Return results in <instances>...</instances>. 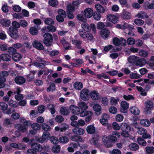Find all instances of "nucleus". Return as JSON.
Segmentation results:
<instances>
[{"label": "nucleus", "instance_id": "obj_8", "mask_svg": "<svg viewBox=\"0 0 154 154\" xmlns=\"http://www.w3.org/2000/svg\"><path fill=\"white\" fill-rule=\"evenodd\" d=\"M120 128L123 133H122V135L125 133V134H128V133L131 131L130 126L127 123L125 122L121 123L120 125Z\"/></svg>", "mask_w": 154, "mask_h": 154}, {"label": "nucleus", "instance_id": "obj_18", "mask_svg": "<svg viewBox=\"0 0 154 154\" xmlns=\"http://www.w3.org/2000/svg\"><path fill=\"white\" fill-rule=\"evenodd\" d=\"M46 30L48 32H54L56 31V29L55 27L53 25H48L46 27H45L42 29V31L43 32H44Z\"/></svg>", "mask_w": 154, "mask_h": 154}, {"label": "nucleus", "instance_id": "obj_50", "mask_svg": "<svg viewBox=\"0 0 154 154\" xmlns=\"http://www.w3.org/2000/svg\"><path fill=\"white\" fill-rule=\"evenodd\" d=\"M42 129L45 131V132H48L51 130L50 126L45 123L42 124Z\"/></svg>", "mask_w": 154, "mask_h": 154}, {"label": "nucleus", "instance_id": "obj_7", "mask_svg": "<svg viewBox=\"0 0 154 154\" xmlns=\"http://www.w3.org/2000/svg\"><path fill=\"white\" fill-rule=\"evenodd\" d=\"M7 32L10 37L13 39H16L19 37L18 34V30H17L16 29L9 27Z\"/></svg>", "mask_w": 154, "mask_h": 154}, {"label": "nucleus", "instance_id": "obj_5", "mask_svg": "<svg viewBox=\"0 0 154 154\" xmlns=\"http://www.w3.org/2000/svg\"><path fill=\"white\" fill-rule=\"evenodd\" d=\"M8 105L6 103L4 102H0V109L4 113L10 114L14 112V109L12 110L11 108L8 109Z\"/></svg>", "mask_w": 154, "mask_h": 154}, {"label": "nucleus", "instance_id": "obj_2", "mask_svg": "<svg viewBox=\"0 0 154 154\" xmlns=\"http://www.w3.org/2000/svg\"><path fill=\"white\" fill-rule=\"evenodd\" d=\"M79 108L80 109V116L82 117L86 116L91 113L90 111H88L87 109L88 108V106L85 102H82L78 104Z\"/></svg>", "mask_w": 154, "mask_h": 154}, {"label": "nucleus", "instance_id": "obj_10", "mask_svg": "<svg viewBox=\"0 0 154 154\" xmlns=\"http://www.w3.org/2000/svg\"><path fill=\"white\" fill-rule=\"evenodd\" d=\"M100 138L101 137L98 134H94L93 135L92 138L90 140V144L96 146L97 144L98 141Z\"/></svg>", "mask_w": 154, "mask_h": 154}, {"label": "nucleus", "instance_id": "obj_43", "mask_svg": "<svg viewBox=\"0 0 154 154\" xmlns=\"http://www.w3.org/2000/svg\"><path fill=\"white\" fill-rule=\"evenodd\" d=\"M45 24L48 25H53L54 23V20L51 18H46L44 21Z\"/></svg>", "mask_w": 154, "mask_h": 154}, {"label": "nucleus", "instance_id": "obj_64", "mask_svg": "<svg viewBox=\"0 0 154 154\" xmlns=\"http://www.w3.org/2000/svg\"><path fill=\"white\" fill-rule=\"evenodd\" d=\"M43 137L45 138V140L47 141L50 138V133L48 132H43L42 136Z\"/></svg>", "mask_w": 154, "mask_h": 154}, {"label": "nucleus", "instance_id": "obj_17", "mask_svg": "<svg viewBox=\"0 0 154 154\" xmlns=\"http://www.w3.org/2000/svg\"><path fill=\"white\" fill-rule=\"evenodd\" d=\"M32 45L35 48L38 50L41 51L43 50L44 46L42 44L37 40L34 41Z\"/></svg>", "mask_w": 154, "mask_h": 154}, {"label": "nucleus", "instance_id": "obj_26", "mask_svg": "<svg viewBox=\"0 0 154 154\" xmlns=\"http://www.w3.org/2000/svg\"><path fill=\"white\" fill-rule=\"evenodd\" d=\"M109 118V115L104 113L102 116V119L100 120L101 123L103 125L106 124V122H107L108 119Z\"/></svg>", "mask_w": 154, "mask_h": 154}, {"label": "nucleus", "instance_id": "obj_56", "mask_svg": "<svg viewBox=\"0 0 154 154\" xmlns=\"http://www.w3.org/2000/svg\"><path fill=\"white\" fill-rule=\"evenodd\" d=\"M48 3L51 6L53 7L57 6L58 4V2L57 0H49Z\"/></svg>", "mask_w": 154, "mask_h": 154}, {"label": "nucleus", "instance_id": "obj_51", "mask_svg": "<svg viewBox=\"0 0 154 154\" xmlns=\"http://www.w3.org/2000/svg\"><path fill=\"white\" fill-rule=\"evenodd\" d=\"M60 127V132H63L68 129L69 128V126L68 124L63 123L61 124Z\"/></svg>", "mask_w": 154, "mask_h": 154}, {"label": "nucleus", "instance_id": "obj_33", "mask_svg": "<svg viewBox=\"0 0 154 154\" xmlns=\"http://www.w3.org/2000/svg\"><path fill=\"white\" fill-rule=\"evenodd\" d=\"M130 111L131 113L135 115H138L140 113L139 109L137 107L135 106L130 107Z\"/></svg>", "mask_w": 154, "mask_h": 154}, {"label": "nucleus", "instance_id": "obj_47", "mask_svg": "<svg viewBox=\"0 0 154 154\" xmlns=\"http://www.w3.org/2000/svg\"><path fill=\"white\" fill-rule=\"evenodd\" d=\"M31 127L33 130L37 131L39 130L41 127L40 125L35 123L32 124Z\"/></svg>", "mask_w": 154, "mask_h": 154}, {"label": "nucleus", "instance_id": "obj_1", "mask_svg": "<svg viewBox=\"0 0 154 154\" xmlns=\"http://www.w3.org/2000/svg\"><path fill=\"white\" fill-rule=\"evenodd\" d=\"M82 28V29H80L79 34L83 38H87L88 40L91 41L93 38L92 35L88 32L91 30L90 25L87 23H82L81 25Z\"/></svg>", "mask_w": 154, "mask_h": 154}, {"label": "nucleus", "instance_id": "obj_29", "mask_svg": "<svg viewBox=\"0 0 154 154\" xmlns=\"http://www.w3.org/2000/svg\"><path fill=\"white\" fill-rule=\"evenodd\" d=\"M13 60L15 62L20 61L22 57V56L20 54L17 53V51L11 56Z\"/></svg>", "mask_w": 154, "mask_h": 154}, {"label": "nucleus", "instance_id": "obj_53", "mask_svg": "<svg viewBox=\"0 0 154 154\" xmlns=\"http://www.w3.org/2000/svg\"><path fill=\"white\" fill-rule=\"evenodd\" d=\"M57 13L58 15H60L65 17H66V14L65 11L62 9H58L57 11Z\"/></svg>", "mask_w": 154, "mask_h": 154}, {"label": "nucleus", "instance_id": "obj_6", "mask_svg": "<svg viewBox=\"0 0 154 154\" xmlns=\"http://www.w3.org/2000/svg\"><path fill=\"white\" fill-rule=\"evenodd\" d=\"M90 95V91L88 89L84 88L80 92V97L83 100L87 101L89 98Z\"/></svg>", "mask_w": 154, "mask_h": 154}, {"label": "nucleus", "instance_id": "obj_45", "mask_svg": "<svg viewBox=\"0 0 154 154\" xmlns=\"http://www.w3.org/2000/svg\"><path fill=\"white\" fill-rule=\"evenodd\" d=\"M122 16L123 19L126 20L129 19L131 17V14L126 11H124L122 14Z\"/></svg>", "mask_w": 154, "mask_h": 154}, {"label": "nucleus", "instance_id": "obj_14", "mask_svg": "<svg viewBox=\"0 0 154 154\" xmlns=\"http://www.w3.org/2000/svg\"><path fill=\"white\" fill-rule=\"evenodd\" d=\"M110 32L109 30L106 28L101 29L100 31V35L104 39H106L109 36Z\"/></svg>", "mask_w": 154, "mask_h": 154}, {"label": "nucleus", "instance_id": "obj_21", "mask_svg": "<svg viewBox=\"0 0 154 154\" xmlns=\"http://www.w3.org/2000/svg\"><path fill=\"white\" fill-rule=\"evenodd\" d=\"M0 57H1V58L2 60L6 62L10 61L12 58L11 56V55L6 53L1 54Z\"/></svg>", "mask_w": 154, "mask_h": 154}, {"label": "nucleus", "instance_id": "obj_34", "mask_svg": "<svg viewBox=\"0 0 154 154\" xmlns=\"http://www.w3.org/2000/svg\"><path fill=\"white\" fill-rule=\"evenodd\" d=\"M95 7L97 12L103 13L105 12L104 8L100 4H96L95 5Z\"/></svg>", "mask_w": 154, "mask_h": 154}, {"label": "nucleus", "instance_id": "obj_57", "mask_svg": "<svg viewBox=\"0 0 154 154\" xmlns=\"http://www.w3.org/2000/svg\"><path fill=\"white\" fill-rule=\"evenodd\" d=\"M47 107L49 109L51 114L53 115L55 113L56 110L53 105L52 104H49L48 106Z\"/></svg>", "mask_w": 154, "mask_h": 154}, {"label": "nucleus", "instance_id": "obj_35", "mask_svg": "<svg viewBox=\"0 0 154 154\" xmlns=\"http://www.w3.org/2000/svg\"><path fill=\"white\" fill-rule=\"evenodd\" d=\"M82 41L80 40H72V44H74L78 49H80L81 48V45L82 44Z\"/></svg>", "mask_w": 154, "mask_h": 154}, {"label": "nucleus", "instance_id": "obj_15", "mask_svg": "<svg viewBox=\"0 0 154 154\" xmlns=\"http://www.w3.org/2000/svg\"><path fill=\"white\" fill-rule=\"evenodd\" d=\"M31 148L35 150L36 152H41L43 149L42 146L37 143H32L31 145Z\"/></svg>", "mask_w": 154, "mask_h": 154}, {"label": "nucleus", "instance_id": "obj_16", "mask_svg": "<svg viewBox=\"0 0 154 154\" xmlns=\"http://www.w3.org/2000/svg\"><path fill=\"white\" fill-rule=\"evenodd\" d=\"M107 19L114 24H116L119 21V18L116 16L109 14L107 16Z\"/></svg>", "mask_w": 154, "mask_h": 154}, {"label": "nucleus", "instance_id": "obj_44", "mask_svg": "<svg viewBox=\"0 0 154 154\" xmlns=\"http://www.w3.org/2000/svg\"><path fill=\"white\" fill-rule=\"evenodd\" d=\"M71 140L73 141L76 142H81L82 141V137L79 136L74 135L71 137Z\"/></svg>", "mask_w": 154, "mask_h": 154}, {"label": "nucleus", "instance_id": "obj_58", "mask_svg": "<svg viewBox=\"0 0 154 154\" xmlns=\"http://www.w3.org/2000/svg\"><path fill=\"white\" fill-rule=\"evenodd\" d=\"M55 120L56 122L61 123L63 121L64 118L62 116L58 115L56 116Z\"/></svg>", "mask_w": 154, "mask_h": 154}, {"label": "nucleus", "instance_id": "obj_11", "mask_svg": "<svg viewBox=\"0 0 154 154\" xmlns=\"http://www.w3.org/2000/svg\"><path fill=\"white\" fill-rule=\"evenodd\" d=\"M129 104L125 101H122L121 103L120 111L123 113H127L129 108Z\"/></svg>", "mask_w": 154, "mask_h": 154}, {"label": "nucleus", "instance_id": "obj_9", "mask_svg": "<svg viewBox=\"0 0 154 154\" xmlns=\"http://www.w3.org/2000/svg\"><path fill=\"white\" fill-rule=\"evenodd\" d=\"M120 136V133L118 131H113L111 135L106 137L109 138L110 141L112 143H115L117 140V138H119Z\"/></svg>", "mask_w": 154, "mask_h": 154}, {"label": "nucleus", "instance_id": "obj_48", "mask_svg": "<svg viewBox=\"0 0 154 154\" xmlns=\"http://www.w3.org/2000/svg\"><path fill=\"white\" fill-rule=\"evenodd\" d=\"M11 24L12 26H11L10 27L16 29L17 30H18V29L20 27L19 23L16 21H13L12 22Z\"/></svg>", "mask_w": 154, "mask_h": 154}, {"label": "nucleus", "instance_id": "obj_25", "mask_svg": "<svg viewBox=\"0 0 154 154\" xmlns=\"http://www.w3.org/2000/svg\"><path fill=\"white\" fill-rule=\"evenodd\" d=\"M93 109L95 112L96 115L99 116L101 114V108L100 105L98 104H95L93 106Z\"/></svg>", "mask_w": 154, "mask_h": 154}, {"label": "nucleus", "instance_id": "obj_52", "mask_svg": "<svg viewBox=\"0 0 154 154\" xmlns=\"http://www.w3.org/2000/svg\"><path fill=\"white\" fill-rule=\"evenodd\" d=\"M30 33L32 35H36L38 33V30L35 27H31L29 29Z\"/></svg>", "mask_w": 154, "mask_h": 154}, {"label": "nucleus", "instance_id": "obj_20", "mask_svg": "<svg viewBox=\"0 0 154 154\" xmlns=\"http://www.w3.org/2000/svg\"><path fill=\"white\" fill-rule=\"evenodd\" d=\"M14 81L16 84L18 85H21L25 82L26 79L23 76H18L15 77Z\"/></svg>", "mask_w": 154, "mask_h": 154}, {"label": "nucleus", "instance_id": "obj_24", "mask_svg": "<svg viewBox=\"0 0 154 154\" xmlns=\"http://www.w3.org/2000/svg\"><path fill=\"white\" fill-rule=\"evenodd\" d=\"M73 132L77 135H81L85 133V131L83 129L78 127L73 129Z\"/></svg>", "mask_w": 154, "mask_h": 154}, {"label": "nucleus", "instance_id": "obj_12", "mask_svg": "<svg viewBox=\"0 0 154 154\" xmlns=\"http://www.w3.org/2000/svg\"><path fill=\"white\" fill-rule=\"evenodd\" d=\"M146 104L145 108L146 114H150L151 113V110L153 107V103L150 101H147L145 102Z\"/></svg>", "mask_w": 154, "mask_h": 154}, {"label": "nucleus", "instance_id": "obj_30", "mask_svg": "<svg viewBox=\"0 0 154 154\" xmlns=\"http://www.w3.org/2000/svg\"><path fill=\"white\" fill-rule=\"evenodd\" d=\"M74 88L77 90H80L83 88V84L81 82H76L73 84Z\"/></svg>", "mask_w": 154, "mask_h": 154}, {"label": "nucleus", "instance_id": "obj_41", "mask_svg": "<svg viewBox=\"0 0 154 154\" xmlns=\"http://www.w3.org/2000/svg\"><path fill=\"white\" fill-rule=\"evenodd\" d=\"M140 123L141 125L145 127L149 126L150 125L149 121L147 119H143L140 120Z\"/></svg>", "mask_w": 154, "mask_h": 154}, {"label": "nucleus", "instance_id": "obj_32", "mask_svg": "<svg viewBox=\"0 0 154 154\" xmlns=\"http://www.w3.org/2000/svg\"><path fill=\"white\" fill-rule=\"evenodd\" d=\"M15 127L22 132H26L27 130V128L22 124H18L15 126Z\"/></svg>", "mask_w": 154, "mask_h": 154}, {"label": "nucleus", "instance_id": "obj_31", "mask_svg": "<svg viewBox=\"0 0 154 154\" xmlns=\"http://www.w3.org/2000/svg\"><path fill=\"white\" fill-rule=\"evenodd\" d=\"M86 131L87 132L90 134L94 133L95 132V128L92 125H89L86 128Z\"/></svg>", "mask_w": 154, "mask_h": 154}, {"label": "nucleus", "instance_id": "obj_54", "mask_svg": "<svg viewBox=\"0 0 154 154\" xmlns=\"http://www.w3.org/2000/svg\"><path fill=\"white\" fill-rule=\"evenodd\" d=\"M113 44L116 46L120 45V40L117 37H114L112 39Z\"/></svg>", "mask_w": 154, "mask_h": 154}, {"label": "nucleus", "instance_id": "obj_59", "mask_svg": "<svg viewBox=\"0 0 154 154\" xmlns=\"http://www.w3.org/2000/svg\"><path fill=\"white\" fill-rule=\"evenodd\" d=\"M33 64L35 66L37 67H39L41 69H43L45 67V64L42 63H39L37 62L34 61L33 62Z\"/></svg>", "mask_w": 154, "mask_h": 154}, {"label": "nucleus", "instance_id": "obj_28", "mask_svg": "<svg viewBox=\"0 0 154 154\" xmlns=\"http://www.w3.org/2000/svg\"><path fill=\"white\" fill-rule=\"evenodd\" d=\"M138 57L135 55L130 56L128 58V62L133 65L134 64L136 65V63L137 61Z\"/></svg>", "mask_w": 154, "mask_h": 154}, {"label": "nucleus", "instance_id": "obj_19", "mask_svg": "<svg viewBox=\"0 0 154 154\" xmlns=\"http://www.w3.org/2000/svg\"><path fill=\"white\" fill-rule=\"evenodd\" d=\"M93 10L90 8H86L84 12V14L85 16L88 18L91 17L93 16Z\"/></svg>", "mask_w": 154, "mask_h": 154}, {"label": "nucleus", "instance_id": "obj_38", "mask_svg": "<svg viewBox=\"0 0 154 154\" xmlns=\"http://www.w3.org/2000/svg\"><path fill=\"white\" fill-rule=\"evenodd\" d=\"M60 112L61 114L65 116L68 115L69 113L68 110L64 107H62L60 108Z\"/></svg>", "mask_w": 154, "mask_h": 154}, {"label": "nucleus", "instance_id": "obj_27", "mask_svg": "<svg viewBox=\"0 0 154 154\" xmlns=\"http://www.w3.org/2000/svg\"><path fill=\"white\" fill-rule=\"evenodd\" d=\"M146 63V60L144 58H139L138 57L137 61L136 63L137 66H142L145 65Z\"/></svg>", "mask_w": 154, "mask_h": 154}, {"label": "nucleus", "instance_id": "obj_42", "mask_svg": "<svg viewBox=\"0 0 154 154\" xmlns=\"http://www.w3.org/2000/svg\"><path fill=\"white\" fill-rule=\"evenodd\" d=\"M52 151L55 153H58L60 150V146L58 145H53L52 148Z\"/></svg>", "mask_w": 154, "mask_h": 154}, {"label": "nucleus", "instance_id": "obj_36", "mask_svg": "<svg viewBox=\"0 0 154 154\" xmlns=\"http://www.w3.org/2000/svg\"><path fill=\"white\" fill-rule=\"evenodd\" d=\"M103 141L105 146L107 147H110L112 146V142L110 141L109 138L106 137L105 139L103 138Z\"/></svg>", "mask_w": 154, "mask_h": 154}, {"label": "nucleus", "instance_id": "obj_13", "mask_svg": "<svg viewBox=\"0 0 154 154\" xmlns=\"http://www.w3.org/2000/svg\"><path fill=\"white\" fill-rule=\"evenodd\" d=\"M69 109L71 112L75 115L80 114V109L73 105H71L69 107Z\"/></svg>", "mask_w": 154, "mask_h": 154}, {"label": "nucleus", "instance_id": "obj_37", "mask_svg": "<svg viewBox=\"0 0 154 154\" xmlns=\"http://www.w3.org/2000/svg\"><path fill=\"white\" fill-rule=\"evenodd\" d=\"M2 24L5 27H8L11 24V22L10 20L7 19H4L2 20L1 21Z\"/></svg>", "mask_w": 154, "mask_h": 154}, {"label": "nucleus", "instance_id": "obj_61", "mask_svg": "<svg viewBox=\"0 0 154 154\" xmlns=\"http://www.w3.org/2000/svg\"><path fill=\"white\" fill-rule=\"evenodd\" d=\"M93 15L94 19L97 20H100L101 17L100 13L97 12H95L93 14Z\"/></svg>", "mask_w": 154, "mask_h": 154}, {"label": "nucleus", "instance_id": "obj_3", "mask_svg": "<svg viewBox=\"0 0 154 154\" xmlns=\"http://www.w3.org/2000/svg\"><path fill=\"white\" fill-rule=\"evenodd\" d=\"M43 43L47 46L50 47L53 44V39L52 35L50 33H46L43 35Z\"/></svg>", "mask_w": 154, "mask_h": 154}, {"label": "nucleus", "instance_id": "obj_40", "mask_svg": "<svg viewBox=\"0 0 154 154\" xmlns=\"http://www.w3.org/2000/svg\"><path fill=\"white\" fill-rule=\"evenodd\" d=\"M129 148L132 151H136L138 150L139 147V145L135 143H132L130 144Z\"/></svg>", "mask_w": 154, "mask_h": 154}, {"label": "nucleus", "instance_id": "obj_23", "mask_svg": "<svg viewBox=\"0 0 154 154\" xmlns=\"http://www.w3.org/2000/svg\"><path fill=\"white\" fill-rule=\"evenodd\" d=\"M90 96L91 99L94 100H97L100 98L98 92L95 90L92 91L90 93Z\"/></svg>", "mask_w": 154, "mask_h": 154}, {"label": "nucleus", "instance_id": "obj_39", "mask_svg": "<svg viewBox=\"0 0 154 154\" xmlns=\"http://www.w3.org/2000/svg\"><path fill=\"white\" fill-rule=\"evenodd\" d=\"M146 154H154V147L147 146L145 148Z\"/></svg>", "mask_w": 154, "mask_h": 154}, {"label": "nucleus", "instance_id": "obj_63", "mask_svg": "<svg viewBox=\"0 0 154 154\" xmlns=\"http://www.w3.org/2000/svg\"><path fill=\"white\" fill-rule=\"evenodd\" d=\"M56 89V87L54 83H51L49 87H48L47 89V91L48 92L52 91H53Z\"/></svg>", "mask_w": 154, "mask_h": 154}, {"label": "nucleus", "instance_id": "obj_55", "mask_svg": "<svg viewBox=\"0 0 154 154\" xmlns=\"http://www.w3.org/2000/svg\"><path fill=\"white\" fill-rule=\"evenodd\" d=\"M7 51L8 53L10 54H11L12 56L13 54L15 53L17 51V50L13 47H9L8 48Z\"/></svg>", "mask_w": 154, "mask_h": 154}, {"label": "nucleus", "instance_id": "obj_49", "mask_svg": "<svg viewBox=\"0 0 154 154\" xmlns=\"http://www.w3.org/2000/svg\"><path fill=\"white\" fill-rule=\"evenodd\" d=\"M69 139L66 136H62L60 137L59 141L61 143H66L68 142Z\"/></svg>", "mask_w": 154, "mask_h": 154}, {"label": "nucleus", "instance_id": "obj_60", "mask_svg": "<svg viewBox=\"0 0 154 154\" xmlns=\"http://www.w3.org/2000/svg\"><path fill=\"white\" fill-rule=\"evenodd\" d=\"M124 116L121 114H117L115 117L116 120L118 122H121L123 120Z\"/></svg>", "mask_w": 154, "mask_h": 154}, {"label": "nucleus", "instance_id": "obj_22", "mask_svg": "<svg viewBox=\"0 0 154 154\" xmlns=\"http://www.w3.org/2000/svg\"><path fill=\"white\" fill-rule=\"evenodd\" d=\"M134 126L135 128H137V132L140 135H143L144 134L147 133V130L144 128L139 126L137 122L135 124Z\"/></svg>", "mask_w": 154, "mask_h": 154}, {"label": "nucleus", "instance_id": "obj_62", "mask_svg": "<svg viewBox=\"0 0 154 154\" xmlns=\"http://www.w3.org/2000/svg\"><path fill=\"white\" fill-rule=\"evenodd\" d=\"M50 140L51 142L55 145L57 144L59 141L57 137L53 136L51 137Z\"/></svg>", "mask_w": 154, "mask_h": 154}, {"label": "nucleus", "instance_id": "obj_46", "mask_svg": "<svg viewBox=\"0 0 154 154\" xmlns=\"http://www.w3.org/2000/svg\"><path fill=\"white\" fill-rule=\"evenodd\" d=\"M143 139L142 137H138L137 138V141L139 145L143 146H145L146 144V142Z\"/></svg>", "mask_w": 154, "mask_h": 154}, {"label": "nucleus", "instance_id": "obj_4", "mask_svg": "<svg viewBox=\"0 0 154 154\" xmlns=\"http://www.w3.org/2000/svg\"><path fill=\"white\" fill-rule=\"evenodd\" d=\"M9 73L7 71L3 70L0 72V88H3L5 85L6 77L8 76Z\"/></svg>", "mask_w": 154, "mask_h": 154}]
</instances>
